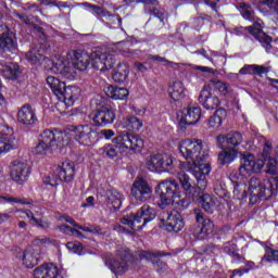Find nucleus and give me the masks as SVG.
I'll return each instance as SVG.
<instances>
[{"mask_svg": "<svg viewBox=\"0 0 278 278\" xmlns=\"http://www.w3.org/2000/svg\"><path fill=\"white\" fill-rule=\"evenodd\" d=\"M265 5L269 7L270 10H274V12L278 14V0H270L269 2H266Z\"/></svg>", "mask_w": 278, "mask_h": 278, "instance_id": "nucleus-59", "label": "nucleus"}, {"mask_svg": "<svg viewBox=\"0 0 278 278\" xmlns=\"http://www.w3.org/2000/svg\"><path fill=\"white\" fill-rule=\"evenodd\" d=\"M166 231L179 233L184 229V217L177 211L167 212L163 218Z\"/></svg>", "mask_w": 278, "mask_h": 278, "instance_id": "nucleus-17", "label": "nucleus"}, {"mask_svg": "<svg viewBox=\"0 0 278 278\" xmlns=\"http://www.w3.org/2000/svg\"><path fill=\"white\" fill-rule=\"evenodd\" d=\"M121 150L118 149V146L109 144L103 148V155L106 157H110V160H114L118 155V152Z\"/></svg>", "mask_w": 278, "mask_h": 278, "instance_id": "nucleus-46", "label": "nucleus"}, {"mask_svg": "<svg viewBox=\"0 0 278 278\" xmlns=\"http://www.w3.org/2000/svg\"><path fill=\"white\" fill-rule=\"evenodd\" d=\"M225 253H228V255H231L235 260H240L241 256L236 252V244L228 243L224 247Z\"/></svg>", "mask_w": 278, "mask_h": 278, "instance_id": "nucleus-49", "label": "nucleus"}, {"mask_svg": "<svg viewBox=\"0 0 278 278\" xmlns=\"http://www.w3.org/2000/svg\"><path fill=\"white\" fill-rule=\"evenodd\" d=\"M34 223L37 225V227H40V229H49L51 225L48 220L38 218H36Z\"/></svg>", "mask_w": 278, "mask_h": 278, "instance_id": "nucleus-55", "label": "nucleus"}, {"mask_svg": "<svg viewBox=\"0 0 278 278\" xmlns=\"http://www.w3.org/2000/svg\"><path fill=\"white\" fill-rule=\"evenodd\" d=\"M47 84L48 86H50L53 94H55L56 98L64 90V87L66 86L64 81H61L60 79L55 78V76H48Z\"/></svg>", "mask_w": 278, "mask_h": 278, "instance_id": "nucleus-39", "label": "nucleus"}, {"mask_svg": "<svg viewBox=\"0 0 278 278\" xmlns=\"http://www.w3.org/2000/svg\"><path fill=\"white\" fill-rule=\"evenodd\" d=\"M127 77H129V64L127 63H118L112 72V79L116 84H125L127 81Z\"/></svg>", "mask_w": 278, "mask_h": 278, "instance_id": "nucleus-30", "label": "nucleus"}, {"mask_svg": "<svg viewBox=\"0 0 278 278\" xmlns=\"http://www.w3.org/2000/svg\"><path fill=\"white\" fill-rule=\"evenodd\" d=\"M79 96V89L77 87H66L64 86L63 90L59 93V101L65 103V105H73L75 99Z\"/></svg>", "mask_w": 278, "mask_h": 278, "instance_id": "nucleus-29", "label": "nucleus"}, {"mask_svg": "<svg viewBox=\"0 0 278 278\" xmlns=\"http://www.w3.org/2000/svg\"><path fill=\"white\" fill-rule=\"evenodd\" d=\"M75 177V163L71 161H65L62 163V166L56 168L55 174L48 176L43 179L46 186H51L55 188L59 186L60 181H73Z\"/></svg>", "mask_w": 278, "mask_h": 278, "instance_id": "nucleus-5", "label": "nucleus"}, {"mask_svg": "<svg viewBox=\"0 0 278 278\" xmlns=\"http://www.w3.org/2000/svg\"><path fill=\"white\" fill-rule=\"evenodd\" d=\"M58 266L52 263L41 265L34 270V278H58Z\"/></svg>", "mask_w": 278, "mask_h": 278, "instance_id": "nucleus-27", "label": "nucleus"}, {"mask_svg": "<svg viewBox=\"0 0 278 278\" xmlns=\"http://www.w3.org/2000/svg\"><path fill=\"white\" fill-rule=\"evenodd\" d=\"M114 130L112 129H102L98 131V140L99 138H105V140H111V138H114Z\"/></svg>", "mask_w": 278, "mask_h": 278, "instance_id": "nucleus-51", "label": "nucleus"}, {"mask_svg": "<svg viewBox=\"0 0 278 278\" xmlns=\"http://www.w3.org/2000/svg\"><path fill=\"white\" fill-rule=\"evenodd\" d=\"M236 157H238V149L224 147L218 154L217 162L220 166H225L231 164Z\"/></svg>", "mask_w": 278, "mask_h": 278, "instance_id": "nucleus-31", "label": "nucleus"}, {"mask_svg": "<svg viewBox=\"0 0 278 278\" xmlns=\"http://www.w3.org/2000/svg\"><path fill=\"white\" fill-rule=\"evenodd\" d=\"M193 214L195 215L197 223H201V220L202 222L205 220V216L203 215V211H201L200 208H194Z\"/></svg>", "mask_w": 278, "mask_h": 278, "instance_id": "nucleus-56", "label": "nucleus"}, {"mask_svg": "<svg viewBox=\"0 0 278 278\" xmlns=\"http://www.w3.org/2000/svg\"><path fill=\"white\" fill-rule=\"evenodd\" d=\"M203 190H205V187L201 188V185L198 182V187L194 189L195 193L192 194V199L195 203L201 205L204 212H207V214H214L216 203L214 202V199L210 194H205Z\"/></svg>", "mask_w": 278, "mask_h": 278, "instance_id": "nucleus-16", "label": "nucleus"}, {"mask_svg": "<svg viewBox=\"0 0 278 278\" xmlns=\"http://www.w3.org/2000/svg\"><path fill=\"white\" fill-rule=\"evenodd\" d=\"M170 205H173L176 210H186V207L190 205V202H188L187 199H181V195H177L172 200Z\"/></svg>", "mask_w": 278, "mask_h": 278, "instance_id": "nucleus-45", "label": "nucleus"}, {"mask_svg": "<svg viewBox=\"0 0 278 278\" xmlns=\"http://www.w3.org/2000/svg\"><path fill=\"white\" fill-rule=\"evenodd\" d=\"M262 168H264V161H255L253 154H243L239 167V175H241V177H249V175H253V173H260Z\"/></svg>", "mask_w": 278, "mask_h": 278, "instance_id": "nucleus-13", "label": "nucleus"}, {"mask_svg": "<svg viewBox=\"0 0 278 278\" xmlns=\"http://www.w3.org/2000/svg\"><path fill=\"white\" fill-rule=\"evenodd\" d=\"M155 193L160 197L157 205L161 210H166L177 197H181V186L174 178H167L159 182Z\"/></svg>", "mask_w": 278, "mask_h": 278, "instance_id": "nucleus-3", "label": "nucleus"}, {"mask_svg": "<svg viewBox=\"0 0 278 278\" xmlns=\"http://www.w3.org/2000/svg\"><path fill=\"white\" fill-rule=\"evenodd\" d=\"M249 34H251L253 37H255L258 42H261L262 47H264L265 51H270L273 49V46L270 45L273 42V39L262 30V23L254 22L252 26H249L247 28Z\"/></svg>", "mask_w": 278, "mask_h": 278, "instance_id": "nucleus-21", "label": "nucleus"}, {"mask_svg": "<svg viewBox=\"0 0 278 278\" xmlns=\"http://www.w3.org/2000/svg\"><path fill=\"white\" fill-rule=\"evenodd\" d=\"M264 73H268L266 67L262 65H252V75H264Z\"/></svg>", "mask_w": 278, "mask_h": 278, "instance_id": "nucleus-53", "label": "nucleus"}, {"mask_svg": "<svg viewBox=\"0 0 278 278\" xmlns=\"http://www.w3.org/2000/svg\"><path fill=\"white\" fill-rule=\"evenodd\" d=\"M71 131L74 140L83 147H92L99 140V130L92 128L90 125L72 126Z\"/></svg>", "mask_w": 278, "mask_h": 278, "instance_id": "nucleus-7", "label": "nucleus"}, {"mask_svg": "<svg viewBox=\"0 0 278 278\" xmlns=\"http://www.w3.org/2000/svg\"><path fill=\"white\" fill-rule=\"evenodd\" d=\"M108 97L115 100H123L129 97V90L127 88L110 86L105 90Z\"/></svg>", "mask_w": 278, "mask_h": 278, "instance_id": "nucleus-36", "label": "nucleus"}, {"mask_svg": "<svg viewBox=\"0 0 278 278\" xmlns=\"http://www.w3.org/2000/svg\"><path fill=\"white\" fill-rule=\"evenodd\" d=\"M55 64V60L52 61L49 58H46L45 55H42L41 61L39 62L40 66H43V68H46V71H51V68H53Z\"/></svg>", "mask_w": 278, "mask_h": 278, "instance_id": "nucleus-50", "label": "nucleus"}, {"mask_svg": "<svg viewBox=\"0 0 278 278\" xmlns=\"http://www.w3.org/2000/svg\"><path fill=\"white\" fill-rule=\"evenodd\" d=\"M17 121L21 125H36V121H38L36 110L30 104H24L17 112Z\"/></svg>", "mask_w": 278, "mask_h": 278, "instance_id": "nucleus-22", "label": "nucleus"}, {"mask_svg": "<svg viewBox=\"0 0 278 278\" xmlns=\"http://www.w3.org/2000/svg\"><path fill=\"white\" fill-rule=\"evenodd\" d=\"M131 262V253L129 249L122 248L117 251L116 257L111 262V270L115 275H125Z\"/></svg>", "mask_w": 278, "mask_h": 278, "instance_id": "nucleus-11", "label": "nucleus"}, {"mask_svg": "<svg viewBox=\"0 0 278 278\" xmlns=\"http://www.w3.org/2000/svg\"><path fill=\"white\" fill-rule=\"evenodd\" d=\"M148 58H149V60H152L153 62H168V60H166L165 58H162L160 55L150 54Z\"/></svg>", "mask_w": 278, "mask_h": 278, "instance_id": "nucleus-62", "label": "nucleus"}, {"mask_svg": "<svg viewBox=\"0 0 278 278\" xmlns=\"http://www.w3.org/2000/svg\"><path fill=\"white\" fill-rule=\"evenodd\" d=\"M156 216L155 208L143 205L136 214H130L121 219L122 225H127L130 230L127 233H134V231H142V228L147 226V223L154 220Z\"/></svg>", "mask_w": 278, "mask_h": 278, "instance_id": "nucleus-4", "label": "nucleus"}, {"mask_svg": "<svg viewBox=\"0 0 278 278\" xmlns=\"http://www.w3.org/2000/svg\"><path fill=\"white\" fill-rule=\"evenodd\" d=\"M113 142L118 147L121 153H125V151H141L144 147V141L140 136L128 131L119 132L113 139Z\"/></svg>", "mask_w": 278, "mask_h": 278, "instance_id": "nucleus-6", "label": "nucleus"}, {"mask_svg": "<svg viewBox=\"0 0 278 278\" xmlns=\"http://www.w3.org/2000/svg\"><path fill=\"white\" fill-rule=\"evenodd\" d=\"M63 135L62 132L55 130H43L40 135V139L38 144L35 147V153L37 155H46V153H50L53 151L55 147H58V142H62Z\"/></svg>", "mask_w": 278, "mask_h": 278, "instance_id": "nucleus-8", "label": "nucleus"}, {"mask_svg": "<svg viewBox=\"0 0 278 278\" xmlns=\"http://www.w3.org/2000/svg\"><path fill=\"white\" fill-rule=\"evenodd\" d=\"M23 214L27 216L33 223H35L36 217L34 216V213L30 210L21 211Z\"/></svg>", "mask_w": 278, "mask_h": 278, "instance_id": "nucleus-64", "label": "nucleus"}, {"mask_svg": "<svg viewBox=\"0 0 278 278\" xmlns=\"http://www.w3.org/2000/svg\"><path fill=\"white\" fill-rule=\"evenodd\" d=\"M227 118V111L225 109H218L210 118L208 126L213 129H218L223 125V121Z\"/></svg>", "mask_w": 278, "mask_h": 278, "instance_id": "nucleus-38", "label": "nucleus"}, {"mask_svg": "<svg viewBox=\"0 0 278 278\" xmlns=\"http://www.w3.org/2000/svg\"><path fill=\"white\" fill-rule=\"evenodd\" d=\"M72 66H74L76 71H86V68L90 66V55L81 50L74 51Z\"/></svg>", "mask_w": 278, "mask_h": 278, "instance_id": "nucleus-28", "label": "nucleus"}, {"mask_svg": "<svg viewBox=\"0 0 278 278\" xmlns=\"http://www.w3.org/2000/svg\"><path fill=\"white\" fill-rule=\"evenodd\" d=\"M194 236H197L200 240H203L205 236H211V233H214V223L210 218H205L202 222V227L200 230H195Z\"/></svg>", "mask_w": 278, "mask_h": 278, "instance_id": "nucleus-37", "label": "nucleus"}, {"mask_svg": "<svg viewBox=\"0 0 278 278\" xmlns=\"http://www.w3.org/2000/svg\"><path fill=\"white\" fill-rule=\"evenodd\" d=\"M89 58L92 68H94V71H100L101 73L114 68V64H116L114 54L108 51L96 50L90 53Z\"/></svg>", "mask_w": 278, "mask_h": 278, "instance_id": "nucleus-9", "label": "nucleus"}, {"mask_svg": "<svg viewBox=\"0 0 278 278\" xmlns=\"http://www.w3.org/2000/svg\"><path fill=\"white\" fill-rule=\"evenodd\" d=\"M47 242H49V239H47V238H36L33 241V244H34V247H40L42 244H47Z\"/></svg>", "mask_w": 278, "mask_h": 278, "instance_id": "nucleus-60", "label": "nucleus"}, {"mask_svg": "<svg viewBox=\"0 0 278 278\" xmlns=\"http://www.w3.org/2000/svg\"><path fill=\"white\" fill-rule=\"evenodd\" d=\"M153 189L151 188L149 182L144 178L138 176L130 188V197H132L135 201L144 203L146 201H149V199H151Z\"/></svg>", "mask_w": 278, "mask_h": 278, "instance_id": "nucleus-10", "label": "nucleus"}, {"mask_svg": "<svg viewBox=\"0 0 278 278\" xmlns=\"http://www.w3.org/2000/svg\"><path fill=\"white\" fill-rule=\"evenodd\" d=\"M239 75H253L252 65H245L239 71Z\"/></svg>", "mask_w": 278, "mask_h": 278, "instance_id": "nucleus-58", "label": "nucleus"}, {"mask_svg": "<svg viewBox=\"0 0 278 278\" xmlns=\"http://www.w3.org/2000/svg\"><path fill=\"white\" fill-rule=\"evenodd\" d=\"M151 13L155 16V18H159L161 21V23H164V13L163 12H160V10L154 8L151 11Z\"/></svg>", "mask_w": 278, "mask_h": 278, "instance_id": "nucleus-61", "label": "nucleus"}, {"mask_svg": "<svg viewBox=\"0 0 278 278\" xmlns=\"http://www.w3.org/2000/svg\"><path fill=\"white\" fill-rule=\"evenodd\" d=\"M167 255H170V253L142 251L140 258L152 262V264L156 266L157 273H166L168 270V264L162 262L160 257H166Z\"/></svg>", "mask_w": 278, "mask_h": 278, "instance_id": "nucleus-20", "label": "nucleus"}, {"mask_svg": "<svg viewBox=\"0 0 278 278\" xmlns=\"http://www.w3.org/2000/svg\"><path fill=\"white\" fill-rule=\"evenodd\" d=\"M21 141L14 137L3 136L0 137V153H8L12 149H18Z\"/></svg>", "mask_w": 278, "mask_h": 278, "instance_id": "nucleus-33", "label": "nucleus"}, {"mask_svg": "<svg viewBox=\"0 0 278 278\" xmlns=\"http://www.w3.org/2000/svg\"><path fill=\"white\" fill-rule=\"evenodd\" d=\"M262 262L278 264V250H275L270 247H265V254L262 257Z\"/></svg>", "mask_w": 278, "mask_h": 278, "instance_id": "nucleus-41", "label": "nucleus"}, {"mask_svg": "<svg viewBox=\"0 0 278 278\" xmlns=\"http://www.w3.org/2000/svg\"><path fill=\"white\" fill-rule=\"evenodd\" d=\"M178 149L187 160L181 163V168L192 173L200 188H207V175L212 172V166L207 162L210 154L203 150V141L186 139L179 143Z\"/></svg>", "mask_w": 278, "mask_h": 278, "instance_id": "nucleus-1", "label": "nucleus"}, {"mask_svg": "<svg viewBox=\"0 0 278 278\" xmlns=\"http://www.w3.org/2000/svg\"><path fill=\"white\" fill-rule=\"evenodd\" d=\"M270 151H273V144L269 141H265L264 148H263V157L264 160H270Z\"/></svg>", "mask_w": 278, "mask_h": 278, "instance_id": "nucleus-52", "label": "nucleus"}, {"mask_svg": "<svg viewBox=\"0 0 278 278\" xmlns=\"http://www.w3.org/2000/svg\"><path fill=\"white\" fill-rule=\"evenodd\" d=\"M242 16L247 21H255V13L253 11L249 10V9H244L242 11Z\"/></svg>", "mask_w": 278, "mask_h": 278, "instance_id": "nucleus-54", "label": "nucleus"}, {"mask_svg": "<svg viewBox=\"0 0 278 278\" xmlns=\"http://www.w3.org/2000/svg\"><path fill=\"white\" fill-rule=\"evenodd\" d=\"M92 121L96 127H105L116 121V113L112 106H102L93 113Z\"/></svg>", "mask_w": 278, "mask_h": 278, "instance_id": "nucleus-15", "label": "nucleus"}, {"mask_svg": "<svg viewBox=\"0 0 278 278\" xmlns=\"http://www.w3.org/2000/svg\"><path fill=\"white\" fill-rule=\"evenodd\" d=\"M168 93L173 101H181L186 97V88H184V83L175 81L172 87L168 88Z\"/></svg>", "mask_w": 278, "mask_h": 278, "instance_id": "nucleus-35", "label": "nucleus"}, {"mask_svg": "<svg viewBox=\"0 0 278 278\" xmlns=\"http://www.w3.org/2000/svg\"><path fill=\"white\" fill-rule=\"evenodd\" d=\"M76 5L78 7L85 5V8H90V10H93V12H96V14L98 15L108 16V11H105L103 8L99 5H94L89 2L76 3Z\"/></svg>", "mask_w": 278, "mask_h": 278, "instance_id": "nucleus-48", "label": "nucleus"}, {"mask_svg": "<svg viewBox=\"0 0 278 278\" xmlns=\"http://www.w3.org/2000/svg\"><path fill=\"white\" fill-rule=\"evenodd\" d=\"M201 121V106L189 105L180 118L179 124L184 125H197Z\"/></svg>", "mask_w": 278, "mask_h": 278, "instance_id": "nucleus-24", "label": "nucleus"}, {"mask_svg": "<svg viewBox=\"0 0 278 278\" xmlns=\"http://www.w3.org/2000/svg\"><path fill=\"white\" fill-rule=\"evenodd\" d=\"M217 147L219 149L227 148V149H237L242 144V134L239 131L229 132L227 135H219L216 138Z\"/></svg>", "mask_w": 278, "mask_h": 278, "instance_id": "nucleus-19", "label": "nucleus"}, {"mask_svg": "<svg viewBox=\"0 0 278 278\" xmlns=\"http://www.w3.org/2000/svg\"><path fill=\"white\" fill-rule=\"evenodd\" d=\"M127 127L132 131H140V129L142 128V119L136 116L128 117Z\"/></svg>", "mask_w": 278, "mask_h": 278, "instance_id": "nucleus-47", "label": "nucleus"}, {"mask_svg": "<svg viewBox=\"0 0 278 278\" xmlns=\"http://www.w3.org/2000/svg\"><path fill=\"white\" fill-rule=\"evenodd\" d=\"M199 102L203 104L205 110H216L218 105H220V100L216 96H212V93L204 87L200 92Z\"/></svg>", "mask_w": 278, "mask_h": 278, "instance_id": "nucleus-26", "label": "nucleus"}, {"mask_svg": "<svg viewBox=\"0 0 278 278\" xmlns=\"http://www.w3.org/2000/svg\"><path fill=\"white\" fill-rule=\"evenodd\" d=\"M0 71L7 79H17L21 75V67L17 63H9L8 65H0Z\"/></svg>", "mask_w": 278, "mask_h": 278, "instance_id": "nucleus-34", "label": "nucleus"}, {"mask_svg": "<svg viewBox=\"0 0 278 278\" xmlns=\"http://www.w3.org/2000/svg\"><path fill=\"white\" fill-rule=\"evenodd\" d=\"M177 179L179 181V186L180 188H182V190H185L186 192H190V190H192V184L190 182V176H188V174H186V172H179L177 174Z\"/></svg>", "mask_w": 278, "mask_h": 278, "instance_id": "nucleus-40", "label": "nucleus"}, {"mask_svg": "<svg viewBox=\"0 0 278 278\" xmlns=\"http://www.w3.org/2000/svg\"><path fill=\"white\" fill-rule=\"evenodd\" d=\"M40 247L27 248L22 258L24 266H26V268H34V266H38V262H40Z\"/></svg>", "mask_w": 278, "mask_h": 278, "instance_id": "nucleus-23", "label": "nucleus"}, {"mask_svg": "<svg viewBox=\"0 0 278 278\" xmlns=\"http://www.w3.org/2000/svg\"><path fill=\"white\" fill-rule=\"evenodd\" d=\"M72 71L73 67L71 66V62L62 58H55L54 65L51 67L52 73L64 75V77H66V75H68Z\"/></svg>", "mask_w": 278, "mask_h": 278, "instance_id": "nucleus-32", "label": "nucleus"}, {"mask_svg": "<svg viewBox=\"0 0 278 278\" xmlns=\"http://www.w3.org/2000/svg\"><path fill=\"white\" fill-rule=\"evenodd\" d=\"M0 203H21L22 205H31L33 202L31 200L0 195Z\"/></svg>", "mask_w": 278, "mask_h": 278, "instance_id": "nucleus-44", "label": "nucleus"}, {"mask_svg": "<svg viewBox=\"0 0 278 278\" xmlns=\"http://www.w3.org/2000/svg\"><path fill=\"white\" fill-rule=\"evenodd\" d=\"M208 86L210 88H214V90H218V92L223 93L224 96L229 93V86L216 78L212 79Z\"/></svg>", "mask_w": 278, "mask_h": 278, "instance_id": "nucleus-43", "label": "nucleus"}, {"mask_svg": "<svg viewBox=\"0 0 278 278\" xmlns=\"http://www.w3.org/2000/svg\"><path fill=\"white\" fill-rule=\"evenodd\" d=\"M267 175H273L269 180H260L256 177L250 179L248 192L250 194V203L255 205L260 201H268L275 199L278 192V163L276 159H267Z\"/></svg>", "mask_w": 278, "mask_h": 278, "instance_id": "nucleus-2", "label": "nucleus"}, {"mask_svg": "<svg viewBox=\"0 0 278 278\" xmlns=\"http://www.w3.org/2000/svg\"><path fill=\"white\" fill-rule=\"evenodd\" d=\"M59 231H62V233H66L67 236H73V228L68 225H61L58 227Z\"/></svg>", "mask_w": 278, "mask_h": 278, "instance_id": "nucleus-57", "label": "nucleus"}, {"mask_svg": "<svg viewBox=\"0 0 278 278\" xmlns=\"http://www.w3.org/2000/svg\"><path fill=\"white\" fill-rule=\"evenodd\" d=\"M3 14L0 13V49L2 51H12V49H16L14 33L10 31V28L1 22Z\"/></svg>", "mask_w": 278, "mask_h": 278, "instance_id": "nucleus-18", "label": "nucleus"}, {"mask_svg": "<svg viewBox=\"0 0 278 278\" xmlns=\"http://www.w3.org/2000/svg\"><path fill=\"white\" fill-rule=\"evenodd\" d=\"M104 203L109 210L116 212L123 205V194L115 189L106 190Z\"/></svg>", "mask_w": 278, "mask_h": 278, "instance_id": "nucleus-25", "label": "nucleus"}, {"mask_svg": "<svg viewBox=\"0 0 278 278\" xmlns=\"http://www.w3.org/2000/svg\"><path fill=\"white\" fill-rule=\"evenodd\" d=\"M29 175H31V169L27 163L23 161L13 162L11 168V179H13L15 184L23 186V184L27 182V179H29Z\"/></svg>", "mask_w": 278, "mask_h": 278, "instance_id": "nucleus-14", "label": "nucleus"}, {"mask_svg": "<svg viewBox=\"0 0 278 278\" xmlns=\"http://www.w3.org/2000/svg\"><path fill=\"white\" fill-rule=\"evenodd\" d=\"M151 173H163L173 166V156L169 154H154L150 156L146 163Z\"/></svg>", "mask_w": 278, "mask_h": 278, "instance_id": "nucleus-12", "label": "nucleus"}, {"mask_svg": "<svg viewBox=\"0 0 278 278\" xmlns=\"http://www.w3.org/2000/svg\"><path fill=\"white\" fill-rule=\"evenodd\" d=\"M87 203H83L81 207H88L94 205V197H88L86 200Z\"/></svg>", "mask_w": 278, "mask_h": 278, "instance_id": "nucleus-63", "label": "nucleus"}, {"mask_svg": "<svg viewBox=\"0 0 278 278\" xmlns=\"http://www.w3.org/2000/svg\"><path fill=\"white\" fill-rule=\"evenodd\" d=\"M26 60H28L30 64H40V62L42 61V53H40V50L31 48L26 53Z\"/></svg>", "mask_w": 278, "mask_h": 278, "instance_id": "nucleus-42", "label": "nucleus"}]
</instances>
